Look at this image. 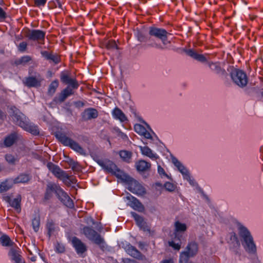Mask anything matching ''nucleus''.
<instances>
[{
    "label": "nucleus",
    "instance_id": "nucleus-1",
    "mask_svg": "<svg viewBox=\"0 0 263 263\" xmlns=\"http://www.w3.org/2000/svg\"><path fill=\"white\" fill-rule=\"evenodd\" d=\"M60 80L63 83L68 85L61 91L59 96V101L63 102L68 97L74 94L73 89H78L79 84L76 79L70 78V73L67 71H62L61 72Z\"/></svg>",
    "mask_w": 263,
    "mask_h": 263
},
{
    "label": "nucleus",
    "instance_id": "nucleus-2",
    "mask_svg": "<svg viewBox=\"0 0 263 263\" xmlns=\"http://www.w3.org/2000/svg\"><path fill=\"white\" fill-rule=\"evenodd\" d=\"M238 235L245 251L249 254L255 255L257 248L250 232L245 226L239 224L238 227Z\"/></svg>",
    "mask_w": 263,
    "mask_h": 263
},
{
    "label": "nucleus",
    "instance_id": "nucleus-3",
    "mask_svg": "<svg viewBox=\"0 0 263 263\" xmlns=\"http://www.w3.org/2000/svg\"><path fill=\"white\" fill-rule=\"evenodd\" d=\"M238 235L245 251L249 254L255 255L257 248L250 232L245 226L239 224L238 227Z\"/></svg>",
    "mask_w": 263,
    "mask_h": 263
},
{
    "label": "nucleus",
    "instance_id": "nucleus-4",
    "mask_svg": "<svg viewBox=\"0 0 263 263\" xmlns=\"http://www.w3.org/2000/svg\"><path fill=\"white\" fill-rule=\"evenodd\" d=\"M10 109L12 111L11 116L16 124L34 135H39L40 132L37 127L29 124L26 121V117L18 109L13 106L11 107Z\"/></svg>",
    "mask_w": 263,
    "mask_h": 263
},
{
    "label": "nucleus",
    "instance_id": "nucleus-5",
    "mask_svg": "<svg viewBox=\"0 0 263 263\" xmlns=\"http://www.w3.org/2000/svg\"><path fill=\"white\" fill-rule=\"evenodd\" d=\"M82 233L88 240L98 245L102 251L106 250L107 245L104 239L91 227H84L82 229Z\"/></svg>",
    "mask_w": 263,
    "mask_h": 263
},
{
    "label": "nucleus",
    "instance_id": "nucleus-6",
    "mask_svg": "<svg viewBox=\"0 0 263 263\" xmlns=\"http://www.w3.org/2000/svg\"><path fill=\"white\" fill-rule=\"evenodd\" d=\"M54 136L64 146L70 147L82 155H86L85 151L83 148L78 142L69 138L65 132L57 131L54 133Z\"/></svg>",
    "mask_w": 263,
    "mask_h": 263
},
{
    "label": "nucleus",
    "instance_id": "nucleus-7",
    "mask_svg": "<svg viewBox=\"0 0 263 263\" xmlns=\"http://www.w3.org/2000/svg\"><path fill=\"white\" fill-rule=\"evenodd\" d=\"M127 185V189L133 193L142 196L146 193L145 187L138 181L125 173L121 179Z\"/></svg>",
    "mask_w": 263,
    "mask_h": 263
},
{
    "label": "nucleus",
    "instance_id": "nucleus-8",
    "mask_svg": "<svg viewBox=\"0 0 263 263\" xmlns=\"http://www.w3.org/2000/svg\"><path fill=\"white\" fill-rule=\"evenodd\" d=\"M96 161L105 172L114 175L118 179H121L125 174L123 171L117 167L114 162L109 159H98L96 160Z\"/></svg>",
    "mask_w": 263,
    "mask_h": 263
},
{
    "label": "nucleus",
    "instance_id": "nucleus-9",
    "mask_svg": "<svg viewBox=\"0 0 263 263\" xmlns=\"http://www.w3.org/2000/svg\"><path fill=\"white\" fill-rule=\"evenodd\" d=\"M29 76L25 77L23 80V83L28 88H37L41 86V83L44 80L42 75L36 72L29 71Z\"/></svg>",
    "mask_w": 263,
    "mask_h": 263
},
{
    "label": "nucleus",
    "instance_id": "nucleus-10",
    "mask_svg": "<svg viewBox=\"0 0 263 263\" xmlns=\"http://www.w3.org/2000/svg\"><path fill=\"white\" fill-rule=\"evenodd\" d=\"M230 75L234 83L239 87H243L247 85L248 78L244 71L234 68L231 72Z\"/></svg>",
    "mask_w": 263,
    "mask_h": 263
},
{
    "label": "nucleus",
    "instance_id": "nucleus-11",
    "mask_svg": "<svg viewBox=\"0 0 263 263\" xmlns=\"http://www.w3.org/2000/svg\"><path fill=\"white\" fill-rule=\"evenodd\" d=\"M47 167L55 177L66 184V179H69L70 176L65 171L62 170L58 165L51 162L47 163Z\"/></svg>",
    "mask_w": 263,
    "mask_h": 263
},
{
    "label": "nucleus",
    "instance_id": "nucleus-12",
    "mask_svg": "<svg viewBox=\"0 0 263 263\" xmlns=\"http://www.w3.org/2000/svg\"><path fill=\"white\" fill-rule=\"evenodd\" d=\"M47 167L55 177L66 184V179H69L70 176L65 171L62 170L58 165L51 162L47 163Z\"/></svg>",
    "mask_w": 263,
    "mask_h": 263
},
{
    "label": "nucleus",
    "instance_id": "nucleus-13",
    "mask_svg": "<svg viewBox=\"0 0 263 263\" xmlns=\"http://www.w3.org/2000/svg\"><path fill=\"white\" fill-rule=\"evenodd\" d=\"M47 167L55 177L66 184V179H69L70 176L65 171L62 170L58 165L51 162L47 163Z\"/></svg>",
    "mask_w": 263,
    "mask_h": 263
},
{
    "label": "nucleus",
    "instance_id": "nucleus-14",
    "mask_svg": "<svg viewBox=\"0 0 263 263\" xmlns=\"http://www.w3.org/2000/svg\"><path fill=\"white\" fill-rule=\"evenodd\" d=\"M148 34L150 36L155 37L161 40L164 45H166L167 36L169 34L164 29L158 28L155 26H151L148 28Z\"/></svg>",
    "mask_w": 263,
    "mask_h": 263
},
{
    "label": "nucleus",
    "instance_id": "nucleus-15",
    "mask_svg": "<svg viewBox=\"0 0 263 263\" xmlns=\"http://www.w3.org/2000/svg\"><path fill=\"white\" fill-rule=\"evenodd\" d=\"M69 241L77 254L82 256L87 251V246L78 237L76 236L71 237Z\"/></svg>",
    "mask_w": 263,
    "mask_h": 263
},
{
    "label": "nucleus",
    "instance_id": "nucleus-16",
    "mask_svg": "<svg viewBox=\"0 0 263 263\" xmlns=\"http://www.w3.org/2000/svg\"><path fill=\"white\" fill-rule=\"evenodd\" d=\"M227 237H229V240H227L228 243L231 244L232 246L230 248V249L236 255H240L239 250L240 247V241L234 232L229 233Z\"/></svg>",
    "mask_w": 263,
    "mask_h": 263
},
{
    "label": "nucleus",
    "instance_id": "nucleus-17",
    "mask_svg": "<svg viewBox=\"0 0 263 263\" xmlns=\"http://www.w3.org/2000/svg\"><path fill=\"white\" fill-rule=\"evenodd\" d=\"M207 64L213 73L216 74L222 79H227L228 74L225 69L221 67L219 62H208Z\"/></svg>",
    "mask_w": 263,
    "mask_h": 263
},
{
    "label": "nucleus",
    "instance_id": "nucleus-18",
    "mask_svg": "<svg viewBox=\"0 0 263 263\" xmlns=\"http://www.w3.org/2000/svg\"><path fill=\"white\" fill-rule=\"evenodd\" d=\"M59 191L57 196L59 200L67 208H73L74 207V203L71 198L61 187H59Z\"/></svg>",
    "mask_w": 263,
    "mask_h": 263
},
{
    "label": "nucleus",
    "instance_id": "nucleus-19",
    "mask_svg": "<svg viewBox=\"0 0 263 263\" xmlns=\"http://www.w3.org/2000/svg\"><path fill=\"white\" fill-rule=\"evenodd\" d=\"M99 112L95 108L89 107L86 108L81 114V120L82 121H88L98 118Z\"/></svg>",
    "mask_w": 263,
    "mask_h": 263
},
{
    "label": "nucleus",
    "instance_id": "nucleus-20",
    "mask_svg": "<svg viewBox=\"0 0 263 263\" xmlns=\"http://www.w3.org/2000/svg\"><path fill=\"white\" fill-rule=\"evenodd\" d=\"M60 186L53 182H49L46 186L45 192L44 193V201H48L52 197V193H54L56 196L59 191Z\"/></svg>",
    "mask_w": 263,
    "mask_h": 263
},
{
    "label": "nucleus",
    "instance_id": "nucleus-21",
    "mask_svg": "<svg viewBox=\"0 0 263 263\" xmlns=\"http://www.w3.org/2000/svg\"><path fill=\"white\" fill-rule=\"evenodd\" d=\"M26 36L29 40L33 41L44 40L45 32L41 30H29Z\"/></svg>",
    "mask_w": 263,
    "mask_h": 263
},
{
    "label": "nucleus",
    "instance_id": "nucleus-22",
    "mask_svg": "<svg viewBox=\"0 0 263 263\" xmlns=\"http://www.w3.org/2000/svg\"><path fill=\"white\" fill-rule=\"evenodd\" d=\"M125 198L129 201L128 205L134 210L139 212H142L144 211V208L142 204L138 199L132 196L130 194L128 193Z\"/></svg>",
    "mask_w": 263,
    "mask_h": 263
},
{
    "label": "nucleus",
    "instance_id": "nucleus-23",
    "mask_svg": "<svg viewBox=\"0 0 263 263\" xmlns=\"http://www.w3.org/2000/svg\"><path fill=\"white\" fill-rule=\"evenodd\" d=\"M41 54L45 60L48 61L50 63H53L55 65L61 62L60 56L57 53H54L52 51L43 50L41 51Z\"/></svg>",
    "mask_w": 263,
    "mask_h": 263
},
{
    "label": "nucleus",
    "instance_id": "nucleus-24",
    "mask_svg": "<svg viewBox=\"0 0 263 263\" xmlns=\"http://www.w3.org/2000/svg\"><path fill=\"white\" fill-rule=\"evenodd\" d=\"M174 237L175 240L176 239L178 240H181L182 235V232H184L187 230L186 224L180 222L179 221H176L174 223Z\"/></svg>",
    "mask_w": 263,
    "mask_h": 263
},
{
    "label": "nucleus",
    "instance_id": "nucleus-25",
    "mask_svg": "<svg viewBox=\"0 0 263 263\" xmlns=\"http://www.w3.org/2000/svg\"><path fill=\"white\" fill-rule=\"evenodd\" d=\"M130 214L135 219L137 226L140 229H143L145 231L149 230V228L147 226L146 222L144 221L143 217L140 216L134 212H131Z\"/></svg>",
    "mask_w": 263,
    "mask_h": 263
},
{
    "label": "nucleus",
    "instance_id": "nucleus-26",
    "mask_svg": "<svg viewBox=\"0 0 263 263\" xmlns=\"http://www.w3.org/2000/svg\"><path fill=\"white\" fill-rule=\"evenodd\" d=\"M126 251L129 255L137 259L142 260L144 257V256L135 247L130 244L126 246Z\"/></svg>",
    "mask_w": 263,
    "mask_h": 263
},
{
    "label": "nucleus",
    "instance_id": "nucleus-27",
    "mask_svg": "<svg viewBox=\"0 0 263 263\" xmlns=\"http://www.w3.org/2000/svg\"><path fill=\"white\" fill-rule=\"evenodd\" d=\"M9 256L14 263H25V260L20 254V252L14 248H11L9 252Z\"/></svg>",
    "mask_w": 263,
    "mask_h": 263
},
{
    "label": "nucleus",
    "instance_id": "nucleus-28",
    "mask_svg": "<svg viewBox=\"0 0 263 263\" xmlns=\"http://www.w3.org/2000/svg\"><path fill=\"white\" fill-rule=\"evenodd\" d=\"M185 52L187 55L199 62H208L206 58L203 54H199L193 49H188Z\"/></svg>",
    "mask_w": 263,
    "mask_h": 263
},
{
    "label": "nucleus",
    "instance_id": "nucleus-29",
    "mask_svg": "<svg viewBox=\"0 0 263 263\" xmlns=\"http://www.w3.org/2000/svg\"><path fill=\"white\" fill-rule=\"evenodd\" d=\"M112 115L115 119L119 120L121 122H124L128 120L124 113L118 107L114 109Z\"/></svg>",
    "mask_w": 263,
    "mask_h": 263
},
{
    "label": "nucleus",
    "instance_id": "nucleus-30",
    "mask_svg": "<svg viewBox=\"0 0 263 263\" xmlns=\"http://www.w3.org/2000/svg\"><path fill=\"white\" fill-rule=\"evenodd\" d=\"M151 164L144 160H139L136 163V167L138 172H144L150 170Z\"/></svg>",
    "mask_w": 263,
    "mask_h": 263
},
{
    "label": "nucleus",
    "instance_id": "nucleus-31",
    "mask_svg": "<svg viewBox=\"0 0 263 263\" xmlns=\"http://www.w3.org/2000/svg\"><path fill=\"white\" fill-rule=\"evenodd\" d=\"M17 140V134L15 132L6 136L4 140V144L6 147L12 146Z\"/></svg>",
    "mask_w": 263,
    "mask_h": 263
},
{
    "label": "nucleus",
    "instance_id": "nucleus-32",
    "mask_svg": "<svg viewBox=\"0 0 263 263\" xmlns=\"http://www.w3.org/2000/svg\"><path fill=\"white\" fill-rule=\"evenodd\" d=\"M185 250L186 252H189L190 256L194 257L198 253V245L195 241L190 242L187 244Z\"/></svg>",
    "mask_w": 263,
    "mask_h": 263
},
{
    "label": "nucleus",
    "instance_id": "nucleus-33",
    "mask_svg": "<svg viewBox=\"0 0 263 263\" xmlns=\"http://www.w3.org/2000/svg\"><path fill=\"white\" fill-rule=\"evenodd\" d=\"M32 178L30 174L21 173L13 180L14 183H27Z\"/></svg>",
    "mask_w": 263,
    "mask_h": 263
},
{
    "label": "nucleus",
    "instance_id": "nucleus-34",
    "mask_svg": "<svg viewBox=\"0 0 263 263\" xmlns=\"http://www.w3.org/2000/svg\"><path fill=\"white\" fill-rule=\"evenodd\" d=\"M119 155L122 160L126 163H130L132 157V153L126 150H122L119 152Z\"/></svg>",
    "mask_w": 263,
    "mask_h": 263
},
{
    "label": "nucleus",
    "instance_id": "nucleus-35",
    "mask_svg": "<svg viewBox=\"0 0 263 263\" xmlns=\"http://www.w3.org/2000/svg\"><path fill=\"white\" fill-rule=\"evenodd\" d=\"M141 151L143 155H145L151 159H157L158 156L154 154L152 149L148 146L141 147Z\"/></svg>",
    "mask_w": 263,
    "mask_h": 263
},
{
    "label": "nucleus",
    "instance_id": "nucleus-36",
    "mask_svg": "<svg viewBox=\"0 0 263 263\" xmlns=\"http://www.w3.org/2000/svg\"><path fill=\"white\" fill-rule=\"evenodd\" d=\"M0 243L4 247H11L14 242L8 235L4 234L0 237Z\"/></svg>",
    "mask_w": 263,
    "mask_h": 263
},
{
    "label": "nucleus",
    "instance_id": "nucleus-37",
    "mask_svg": "<svg viewBox=\"0 0 263 263\" xmlns=\"http://www.w3.org/2000/svg\"><path fill=\"white\" fill-rule=\"evenodd\" d=\"M46 228L47 230V236L49 238H50L55 231V224L52 219H48L47 220Z\"/></svg>",
    "mask_w": 263,
    "mask_h": 263
},
{
    "label": "nucleus",
    "instance_id": "nucleus-38",
    "mask_svg": "<svg viewBox=\"0 0 263 263\" xmlns=\"http://www.w3.org/2000/svg\"><path fill=\"white\" fill-rule=\"evenodd\" d=\"M59 85V81L57 79L53 81L49 85L48 89V93L50 95H53L55 92L57 88Z\"/></svg>",
    "mask_w": 263,
    "mask_h": 263
},
{
    "label": "nucleus",
    "instance_id": "nucleus-39",
    "mask_svg": "<svg viewBox=\"0 0 263 263\" xmlns=\"http://www.w3.org/2000/svg\"><path fill=\"white\" fill-rule=\"evenodd\" d=\"M32 226L34 231L37 232L40 226V216L39 214L36 215L32 220Z\"/></svg>",
    "mask_w": 263,
    "mask_h": 263
},
{
    "label": "nucleus",
    "instance_id": "nucleus-40",
    "mask_svg": "<svg viewBox=\"0 0 263 263\" xmlns=\"http://www.w3.org/2000/svg\"><path fill=\"white\" fill-rule=\"evenodd\" d=\"M191 257H193L190 256L189 252L183 251L179 256V263H187Z\"/></svg>",
    "mask_w": 263,
    "mask_h": 263
},
{
    "label": "nucleus",
    "instance_id": "nucleus-41",
    "mask_svg": "<svg viewBox=\"0 0 263 263\" xmlns=\"http://www.w3.org/2000/svg\"><path fill=\"white\" fill-rule=\"evenodd\" d=\"M21 196L18 195L16 198L13 199L10 205L16 210H21Z\"/></svg>",
    "mask_w": 263,
    "mask_h": 263
},
{
    "label": "nucleus",
    "instance_id": "nucleus-42",
    "mask_svg": "<svg viewBox=\"0 0 263 263\" xmlns=\"http://www.w3.org/2000/svg\"><path fill=\"white\" fill-rule=\"evenodd\" d=\"M48 7L50 9H53L57 7L63 9L62 5L60 0H52L48 3Z\"/></svg>",
    "mask_w": 263,
    "mask_h": 263
},
{
    "label": "nucleus",
    "instance_id": "nucleus-43",
    "mask_svg": "<svg viewBox=\"0 0 263 263\" xmlns=\"http://www.w3.org/2000/svg\"><path fill=\"white\" fill-rule=\"evenodd\" d=\"M168 244L170 247H172L175 250L179 251L181 248V240H178L176 239V240H175V239H174V240L169 241Z\"/></svg>",
    "mask_w": 263,
    "mask_h": 263
},
{
    "label": "nucleus",
    "instance_id": "nucleus-44",
    "mask_svg": "<svg viewBox=\"0 0 263 263\" xmlns=\"http://www.w3.org/2000/svg\"><path fill=\"white\" fill-rule=\"evenodd\" d=\"M105 47L107 49H118V46L117 45L116 42L114 40H109L106 44Z\"/></svg>",
    "mask_w": 263,
    "mask_h": 263
},
{
    "label": "nucleus",
    "instance_id": "nucleus-45",
    "mask_svg": "<svg viewBox=\"0 0 263 263\" xmlns=\"http://www.w3.org/2000/svg\"><path fill=\"white\" fill-rule=\"evenodd\" d=\"M55 251L58 253H63L65 251V246L61 243L57 242L55 245Z\"/></svg>",
    "mask_w": 263,
    "mask_h": 263
},
{
    "label": "nucleus",
    "instance_id": "nucleus-46",
    "mask_svg": "<svg viewBox=\"0 0 263 263\" xmlns=\"http://www.w3.org/2000/svg\"><path fill=\"white\" fill-rule=\"evenodd\" d=\"M5 159L8 163L10 164H14L15 163V161L16 159L15 158L14 156L11 154H6L5 155Z\"/></svg>",
    "mask_w": 263,
    "mask_h": 263
},
{
    "label": "nucleus",
    "instance_id": "nucleus-47",
    "mask_svg": "<svg viewBox=\"0 0 263 263\" xmlns=\"http://www.w3.org/2000/svg\"><path fill=\"white\" fill-rule=\"evenodd\" d=\"M183 175V178L187 180L188 181H191L190 173L188 170L184 167L183 169L180 170L179 171Z\"/></svg>",
    "mask_w": 263,
    "mask_h": 263
},
{
    "label": "nucleus",
    "instance_id": "nucleus-48",
    "mask_svg": "<svg viewBox=\"0 0 263 263\" xmlns=\"http://www.w3.org/2000/svg\"><path fill=\"white\" fill-rule=\"evenodd\" d=\"M134 129L135 132L140 135H141L143 133L145 129V127L139 124H137L135 125Z\"/></svg>",
    "mask_w": 263,
    "mask_h": 263
},
{
    "label": "nucleus",
    "instance_id": "nucleus-49",
    "mask_svg": "<svg viewBox=\"0 0 263 263\" xmlns=\"http://www.w3.org/2000/svg\"><path fill=\"white\" fill-rule=\"evenodd\" d=\"M164 187H165L166 190L169 192L174 191L176 188L175 185H174L173 183H171L170 182H166L164 184Z\"/></svg>",
    "mask_w": 263,
    "mask_h": 263
},
{
    "label": "nucleus",
    "instance_id": "nucleus-50",
    "mask_svg": "<svg viewBox=\"0 0 263 263\" xmlns=\"http://www.w3.org/2000/svg\"><path fill=\"white\" fill-rule=\"evenodd\" d=\"M137 37L138 40L140 42H145L147 40V36L143 32L140 31L138 32Z\"/></svg>",
    "mask_w": 263,
    "mask_h": 263
},
{
    "label": "nucleus",
    "instance_id": "nucleus-51",
    "mask_svg": "<svg viewBox=\"0 0 263 263\" xmlns=\"http://www.w3.org/2000/svg\"><path fill=\"white\" fill-rule=\"evenodd\" d=\"M11 186L6 182H3L0 184V193L8 191Z\"/></svg>",
    "mask_w": 263,
    "mask_h": 263
},
{
    "label": "nucleus",
    "instance_id": "nucleus-52",
    "mask_svg": "<svg viewBox=\"0 0 263 263\" xmlns=\"http://www.w3.org/2000/svg\"><path fill=\"white\" fill-rule=\"evenodd\" d=\"M172 162L175 166L177 167L179 171L182 169H183L184 167L182 164L176 158H173L172 159Z\"/></svg>",
    "mask_w": 263,
    "mask_h": 263
},
{
    "label": "nucleus",
    "instance_id": "nucleus-53",
    "mask_svg": "<svg viewBox=\"0 0 263 263\" xmlns=\"http://www.w3.org/2000/svg\"><path fill=\"white\" fill-rule=\"evenodd\" d=\"M69 164L71 167V169L73 171H78L79 168V164L78 162L74 161L72 159H70L69 161Z\"/></svg>",
    "mask_w": 263,
    "mask_h": 263
},
{
    "label": "nucleus",
    "instance_id": "nucleus-54",
    "mask_svg": "<svg viewBox=\"0 0 263 263\" xmlns=\"http://www.w3.org/2000/svg\"><path fill=\"white\" fill-rule=\"evenodd\" d=\"M31 60V58L29 55H25L22 57L21 59L18 61V64H26L28 63Z\"/></svg>",
    "mask_w": 263,
    "mask_h": 263
},
{
    "label": "nucleus",
    "instance_id": "nucleus-55",
    "mask_svg": "<svg viewBox=\"0 0 263 263\" xmlns=\"http://www.w3.org/2000/svg\"><path fill=\"white\" fill-rule=\"evenodd\" d=\"M27 47V43L25 42H22L18 46V49L20 52H24L26 50Z\"/></svg>",
    "mask_w": 263,
    "mask_h": 263
},
{
    "label": "nucleus",
    "instance_id": "nucleus-56",
    "mask_svg": "<svg viewBox=\"0 0 263 263\" xmlns=\"http://www.w3.org/2000/svg\"><path fill=\"white\" fill-rule=\"evenodd\" d=\"M47 1V0H34V3L36 7H43L46 4Z\"/></svg>",
    "mask_w": 263,
    "mask_h": 263
},
{
    "label": "nucleus",
    "instance_id": "nucleus-57",
    "mask_svg": "<svg viewBox=\"0 0 263 263\" xmlns=\"http://www.w3.org/2000/svg\"><path fill=\"white\" fill-rule=\"evenodd\" d=\"M158 172L162 178L163 177H168L164 170L160 165H158Z\"/></svg>",
    "mask_w": 263,
    "mask_h": 263
},
{
    "label": "nucleus",
    "instance_id": "nucleus-58",
    "mask_svg": "<svg viewBox=\"0 0 263 263\" xmlns=\"http://www.w3.org/2000/svg\"><path fill=\"white\" fill-rule=\"evenodd\" d=\"M147 46L149 47H155L157 49H159L161 50H164L166 49V47L162 46L161 45H160L159 44H157L155 42L152 43V44H148L147 45Z\"/></svg>",
    "mask_w": 263,
    "mask_h": 263
},
{
    "label": "nucleus",
    "instance_id": "nucleus-59",
    "mask_svg": "<svg viewBox=\"0 0 263 263\" xmlns=\"http://www.w3.org/2000/svg\"><path fill=\"white\" fill-rule=\"evenodd\" d=\"M85 103H86V101L83 102L82 101H77L74 102L73 104L76 107L80 108L83 107L85 105Z\"/></svg>",
    "mask_w": 263,
    "mask_h": 263
},
{
    "label": "nucleus",
    "instance_id": "nucleus-60",
    "mask_svg": "<svg viewBox=\"0 0 263 263\" xmlns=\"http://www.w3.org/2000/svg\"><path fill=\"white\" fill-rule=\"evenodd\" d=\"M122 262L123 263H138L137 261L130 258H123Z\"/></svg>",
    "mask_w": 263,
    "mask_h": 263
},
{
    "label": "nucleus",
    "instance_id": "nucleus-61",
    "mask_svg": "<svg viewBox=\"0 0 263 263\" xmlns=\"http://www.w3.org/2000/svg\"><path fill=\"white\" fill-rule=\"evenodd\" d=\"M77 182V180L75 178H69V179H66V185H69L71 183L76 184Z\"/></svg>",
    "mask_w": 263,
    "mask_h": 263
},
{
    "label": "nucleus",
    "instance_id": "nucleus-62",
    "mask_svg": "<svg viewBox=\"0 0 263 263\" xmlns=\"http://www.w3.org/2000/svg\"><path fill=\"white\" fill-rule=\"evenodd\" d=\"M159 263H175V261L173 258H169L168 259H163Z\"/></svg>",
    "mask_w": 263,
    "mask_h": 263
},
{
    "label": "nucleus",
    "instance_id": "nucleus-63",
    "mask_svg": "<svg viewBox=\"0 0 263 263\" xmlns=\"http://www.w3.org/2000/svg\"><path fill=\"white\" fill-rule=\"evenodd\" d=\"M141 135L143 136L146 139H152V137L151 134L149 132H148L146 130V129H145L143 133Z\"/></svg>",
    "mask_w": 263,
    "mask_h": 263
},
{
    "label": "nucleus",
    "instance_id": "nucleus-64",
    "mask_svg": "<svg viewBox=\"0 0 263 263\" xmlns=\"http://www.w3.org/2000/svg\"><path fill=\"white\" fill-rule=\"evenodd\" d=\"M118 135L124 140H128V137L127 135L121 131H119Z\"/></svg>",
    "mask_w": 263,
    "mask_h": 263
}]
</instances>
